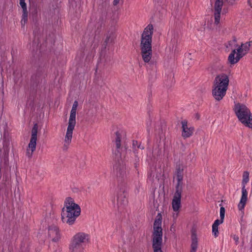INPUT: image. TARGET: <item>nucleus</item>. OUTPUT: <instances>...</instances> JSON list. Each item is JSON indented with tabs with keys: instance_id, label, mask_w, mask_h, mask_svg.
I'll list each match as a JSON object with an SVG mask.
<instances>
[{
	"instance_id": "f257e3e1",
	"label": "nucleus",
	"mask_w": 252,
	"mask_h": 252,
	"mask_svg": "<svg viewBox=\"0 0 252 252\" xmlns=\"http://www.w3.org/2000/svg\"><path fill=\"white\" fill-rule=\"evenodd\" d=\"M153 26L149 24L144 29L142 35L140 42L141 54L145 63H151L152 56V39L153 33Z\"/></svg>"
},
{
	"instance_id": "f03ea898",
	"label": "nucleus",
	"mask_w": 252,
	"mask_h": 252,
	"mask_svg": "<svg viewBox=\"0 0 252 252\" xmlns=\"http://www.w3.org/2000/svg\"><path fill=\"white\" fill-rule=\"evenodd\" d=\"M80 214L81 208L79 205L76 204L72 198H67L61 214L63 221L68 225H72Z\"/></svg>"
},
{
	"instance_id": "7ed1b4c3",
	"label": "nucleus",
	"mask_w": 252,
	"mask_h": 252,
	"mask_svg": "<svg viewBox=\"0 0 252 252\" xmlns=\"http://www.w3.org/2000/svg\"><path fill=\"white\" fill-rule=\"evenodd\" d=\"M229 79L225 73H220L215 77L213 86L212 94L215 99L220 101L225 96L228 89Z\"/></svg>"
},
{
	"instance_id": "20e7f679",
	"label": "nucleus",
	"mask_w": 252,
	"mask_h": 252,
	"mask_svg": "<svg viewBox=\"0 0 252 252\" xmlns=\"http://www.w3.org/2000/svg\"><path fill=\"white\" fill-rule=\"evenodd\" d=\"M161 222V216L158 214L154 221L153 225V232L152 234V248L153 249V252H163L161 250L162 244Z\"/></svg>"
},
{
	"instance_id": "39448f33",
	"label": "nucleus",
	"mask_w": 252,
	"mask_h": 252,
	"mask_svg": "<svg viewBox=\"0 0 252 252\" xmlns=\"http://www.w3.org/2000/svg\"><path fill=\"white\" fill-rule=\"evenodd\" d=\"M90 240L89 235L84 232H78L72 237L69 247L70 252H83Z\"/></svg>"
},
{
	"instance_id": "423d86ee",
	"label": "nucleus",
	"mask_w": 252,
	"mask_h": 252,
	"mask_svg": "<svg viewBox=\"0 0 252 252\" xmlns=\"http://www.w3.org/2000/svg\"><path fill=\"white\" fill-rule=\"evenodd\" d=\"M233 109L238 120L245 126L252 128V115L249 108L238 103L235 104Z\"/></svg>"
},
{
	"instance_id": "0eeeda50",
	"label": "nucleus",
	"mask_w": 252,
	"mask_h": 252,
	"mask_svg": "<svg viewBox=\"0 0 252 252\" xmlns=\"http://www.w3.org/2000/svg\"><path fill=\"white\" fill-rule=\"evenodd\" d=\"M78 105V101L75 100L73 104L70 111L68 125L64 139V147H66V149L67 148V146L71 143L72 138L73 130L76 125V113Z\"/></svg>"
},
{
	"instance_id": "6e6552de",
	"label": "nucleus",
	"mask_w": 252,
	"mask_h": 252,
	"mask_svg": "<svg viewBox=\"0 0 252 252\" xmlns=\"http://www.w3.org/2000/svg\"><path fill=\"white\" fill-rule=\"evenodd\" d=\"M250 49V45L249 41L245 43H242L241 46L237 49V54L235 58V55L236 53V49H234L232 51L228 58L229 62L232 64L237 63L240 59L248 53Z\"/></svg>"
},
{
	"instance_id": "1a4fd4ad",
	"label": "nucleus",
	"mask_w": 252,
	"mask_h": 252,
	"mask_svg": "<svg viewBox=\"0 0 252 252\" xmlns=\"http://www.w3.org/2000/svg\"><path fill=\"white\" fill-rule=\"evenodd\" d=\"M113 172L119 181H124L126 177V167L124 161L121 158V155L120 156L116 155Z\"/></svg>"
},
{
	"instance_id": "9d476101",
	"label": "nucleus",
	"mask_w": 252,
	"mask_h": 252,
	"mask_svg": "<svg viewBox=\"0 0 252 252\" xmlns=\"http://www.w3.org/2000/svg\"><path fill=\"white\" fill-rule=\"evenodd\" d=\"M38 127V125L36 123L34 124L32 129L31 138L28 145V149L27 150V156L29 158L32 157L33 152L36 149Z\"/></svg>"
},
{
	"instance_id": "9b49d317",
	"label": "nucleus",
	"mask_w": 252,
	"mask_h": 252,
	"mask_svg": "<svg viewBox=\"0 0 252 252\" xmlns=\"http://www.w3.org/2000/svg\"><path fill=\"white\" fill-rule=\"evenodd\" d=\"M127 204V200L126 197L125 190L123 189H121L117 196V205L118 211L120 213L124 212Z\"/></svg>"
},
{
	"instance_id": "f8f14e48",
	"label": "nucleus",
	"mask_w": 252,
	"mask_h": 252,
	"mask_svg": "<svg viewBox=\"0 0 252 252\" xmlns=\"http://www.w3.org/2000/svg\"><path fill=\"white\" fill-rule=\"evenodd\" d=\"M182 192V188L176 187V191L172 202L173 209L175 212L178 211L181 207Z\"/></svg>"
},
{
	"instance_id": "ddd939ff",
	"label": "nucleus",
	"mask_w": 252,
	"mask_h": 252,
	"mask_svg": "<svg viewBox=\"0 0 252 252\" xmlns=\"http://www.w3.org/2000/svg\"><path fill=\"white\" fill-rule=\"evenodd\" d=\"M182 124V136L186 139L191 136L194 131V128L192 126L189 127L188 126V121L184 120L181 122Z\"/></svg>"
},
{
	"instance_id": "4468645a",
	"label": "nucleus",
	"mask_w": 252,
	"mask_h": 252,
	"mask_svg": "<svg viewBox=\"0 0 252 252\" xmlns=\"http://www.w3.org/2000/svg\"><path fill=\"white\" fill-rule=\"evenodd\" d=\"M48 237L51 239L54 242H58L60 238L61 235L59 228L55 225H52L48 228Z\"/></svg>"
},
{
	"instance_id": "2eb2a0df",
	"label": "nucleus",
	"mask_w": 252,
	"mask_h": 252,
	"mask_svg": "<svg viewBox=\"0 0 252 252\" xmlns=\"http://www.w3.org/2000/svg\"><path fill=\"white\" fill-rule=\"evenodd\" d=\"M223 5V0H216L215 3V24L218 25L220 23V12Z\"/></svg>"
},
{
	"instance_id": "dca6fc26",
	"label": "nucleus",
	"mask_w": 252,
	"mask_h": 252,
	"mask_svg": "<svg viewBox=\"0 0 252 252\" xmlns=\"http://www.w3.org/2000/svg\"><path fill=\"white\" fill-rule=\"evenodd\" d=\"M115 143L116 145V151H115V155H118L119 156L121 155L120 149L121 147V140L122 137L124 135L125 132L122 130H117L115 133Z\"/></svg>"
},
{
	"instance_id": "f3484780",
	"label": "nucleus",
	"mask_w": 252,
	"mask_h": 252,
	"mask_svg": "<svg viewBox=\"0 0 252 252\" xmlns=\"http://www.w3.org/2000/svg\"><path fill=\"white\" fill-rule=\"evenodd\" d=\"M242 197L238 205V207L239 210H242L244 209L247 200L248 192L245 188V185H244L242 189Z\"/></svg>"
},
{
	"instance_id": "a211bd4d",
	"label": "nucleus",
	"mask_w": 252,
	"mask_h": 252,
	"mask_svg": "<svg viewBox=\"0 0 252 252\" xmlns=\"http://www.w3.org/2000/svg\"><path fill=\"white\" fill-rule=\"evenodd\" d=\"M183 168L182 166L179 165L176 171V174L177 176V184L176 187L182 188V180H183Z\"/></svg>"
},
{
	"instance_id": "6ab92c4d",
	"label": "nucleus",
	"mask_w": 252,
	"mask_h": 252,
	"mask_svg": "<svg viewBox=\"0 0 252 252\" xmlns=\"http://www.w3.org/2000/svg\"><path fill=\"white\" fill-rule=\"evenodd\" d=\"M43 76L41 73L37 72L32 76L31 82L33 86H37L38 84L42 83Z\"/></svg>"
},
{
	"instance_id": "aec40b11",
	"label": "nucleus",
	"mask_w": 252,
	"mask_h": 252,
	"mask_svg": "<svg viewBox=\"0 0 252 252\" xmlns=\"http://www.w3.org/2000/svg\"><path fill=\"white\" fill-rule=\"evenodd\" d=\"M198 246L197 235L194 232L191 233V244L190 252H196Z\"/></svg>"
},
{
	"instance_id": "412c9836",
	"label": "nucleus",
	"mask_w": 252,
	"mask_h": 252,
	"mask_svg": "<svg viewBox=\"0 0 252 252\" xmlns=\"http://www.w3.org/2000/svg\"><path fill=\"white\" fill-rule=\"evenodd\" d=\"M115 38V36L114 33H110L107 34L105 40L104 41V43L103 46H104L105 48L108 44L112 43Z\"/></svg>"
},
{
	"instance_id": "4be33fe9",
	"label": "nucleus",
	"mask_w": 252,
	"mask_h": 252,
	"mask_svg": "<svg viewBox=\"0 0 252 252\" xmlns=\"http://www.w3.org/2000/svg\"><path fill=\"white\" fill-rule=\"evenodd\" d=\"M28 15V12L27 10L23 11L22 19L21 21V25L22 26H24L25 24L27 22Z\"/></svg>"
},
{
	"instance_id": "5701e85b",
	"label": "nucleus",
	"mask_w": 252,
	"mask_h": 252,
	"mask_svg": "<svg viewBox=\"0 0 252 252\" xmlns=\"http://www.w3.org/2000/svg\"><path fill=\"white\" fill-rule=\"evenodd\" d=\"M133 162L135 168L136 169L137 171H138L137 168L139 165L140 159L138 157L137 154H134V158L133 160ZM137 173H139L138 171H137Z\"/></svg>"
},
{
	"instance_id": "b1692460",
	"label": "nucleus",
	"mask_w": 252,
	"mask_h": 252,
	"mask_svg": "<svg viewBox=\"0 0 252 252\" xmlns=\"http://www.w3.org/2000/svg\"><path fill=\"white\" fill-rule=\"evenodd\" d=\"M249 181V173L248 171H245L243 175L242 183L243 184H247Z\"/></svg>"
},
{
	"instance_id": "393cba45",
	"label": "nucleus",
	"mask_w": 252,
	"mask_h": 252,
	"mask_svg": "<svg viewBox=\"0 0 252 252\" xmlns=\"http://www.w3.org/2000/svg\"><path fill=\"white\" fill-rule=\"evenodd\" d=\"M171 43L172 44V50H173L174 49L175 51L177 49L178 44L177 39L175 37H174V38L171 39Z\"/></svg>"
},
{
	"instance_id": "a878e982",
	"label": "nucleus",
	"mask_w": 252,
	"mask_h": 252,
	"mask_svg": "<svg viewBox=\"0 0 252 252\" xmlns=\"http://www.w3.org/2000/svg\"><path fill=\"white\" fill-rule=\"evenodd\" d=\"M138 144H139V143L137 141H135V140L133 141L132 148H133V153L134 154L138 153V152H137V147Z\"/></svg>"
},
{
	"instance_id": "bb28decb",
	"label": "nucleus",
	"mask_w": 252,
	"mask_h": 252,
	"mask_svg": "<svg viewBox=\"0 0 252 252\" xmlns=\"http://www.w3.org/2000/svg\"><path fill=\"white\" fill-rule=\"evenodd\" d=\"M212 232L215 237H217L219 234L218 226L216 225L213 224L212 225Z\"/></svg>"
},
{
	"instance_id": "cd10ccee",
	"label": "nucleus",
	"mask_w": 252,
	"mask_h": 252,
	"mask_svg": "<svg viewBox=\"0 0 252 252\" xmlns=\"http://www.w3.org/2000/svg\"><path fill=\"white\" fill-rule=\"evenodd\" d=\"M20 4L22 8L23 11L27 10L25 0H20Z\"/></svg>"
},
{
	"instance_id": "c85d7f7f",
	"label": "nucleus",
	"mask_w": 252,
	"mask_h": 252,
	"mask_svg": "<svg viewBox=\"0 0 252 252\" xmlns=\"http://www.w3.org/2000/svg\"><path fill=\"white\" fill-rule=\"evenodd\" d=\"M225 209L224 207H220V217L221 220H223L224 218Z\"/></svg>"
},
{
	"instance_id": "c756f323",
	"label": "nucleus",
	"mask_w": 252,
	"mask_h": 252,
	"mask_svg": "<svg viewBox=\"0 0 252 252\" xmlns=\"http://www.w3.org/2000/svg\"><path fill=\"white\" fill-rule=\"evenodd\" d=\"M236 42H237L236 38L235 36H233V40L229 41L228 44L229 45V46H231L233 44V43L236 44ZM238 46L237 44H235V46Z\"/></svg>"
},
{
	"instance_id": "7c9ffc66",
	"label": "nucleus",
	"mask_w": 252,
	"mask_h": 252,
	"mask_svg": "<svg viewBox=\"0 0 252 252\" xmlns=\"http://www.w3.org/2000/svg\"><path fill=\"white\" fill-rule=\"evenodd\" d=\"M223 220H221V219H220V220L218 219L215 221L213 224L216 225L217 226H218L220 224H221L223 222Z\"/></svg>"
},
{
	"instance_id": "2f4dec72",
	"label": "nucleus",
	"mask_w": 252,
	"mask_h": 252,
	"mask_svg": "<svg viewBox=\"0 0 252 252\" xmlns=\"http://www.w3.org/2000/svg\"><path fill=\"white\" fill-rule=\"evenodd\" d=\"M224 1L231 5L235 4L237 2L236 0H224Z\"/></svg>"
},
{
	"instance_id": "473e14b6",
	"label": "nucleus",
	"mask_w": 252,
	"mask_h": 252,
	"mask_svg": "<svg viewBox=\"0 0 252 252\" xmlns=\"http://www.w3.org/2000/svg\"><path fill=\"white\" fill-rule=\"evenodd\" d=\"M233 240L235 241L236 245H238L239 243V237L236 235H233L232 236Z\"/></svg>"
},
{
	"instance_id": "72a5a7b5",
	"label": "nucleus",
	"mask_w": 252,
	"mask_h": 252,
	"mask_svg": "<svg viewBox=\"0 0 252 252\" xmlns=\"http://www.w3.org/2000/svg\"><path fill=\"white\" fill-rule=\"evenodd\" d=\"M144 149V146H142V145H141V144H140V143H139V144H138V146H137V151H138L139 149H141V150H143Z\"/></svg>"
},
{
	"instance_id": "f704fd0d",
	"label": "nucleus",
	"mask_w": 252,
	"mask_h": 252,
	"mask_svg": "<svg viewBox=\"0 0 252 252\" xmlns=\"http://www.w3.org/2000/svg\"><path fill=\"white\" fill-rule=\"evenodd\" d=\"M120 0H113V5H117L119 3Z\"/></svg>"
},
{
	"instance_id": "c9c22d12",
	"label": "nucleus",
	"mask_w": 252,
	"mask_h": 252,
	"mask_svg": "<svg viewBox=\"0 0 252 252\" xmlns=\"http://www.w3.org/2000/svg\"><path fill=\"white\" fill-rule=\"evenodd\" d=\"M247 3L248 4V5L251 7L252 8V2H251V1L250 0H248L247 1Z\"/></svg>"
},
{
	"instance_id": "e433bc0d",
	"label": "nucleus",
	"mask_w": 252,
	"mask_h": 252,
	"mask_svg": "<svg viewBox=\"0 0 252 252\" xmlns=\"http://www.w3.org/2000/svg\"><path fill=\"white\" fill-rule=\"evenodd\" d=\"M250 45V49L252 52V41H249Z\"/></svg>"
},
{
	"instance_id": "4c0bfd02",
	"label": "nucleus",
	"mask_w": 252,
	"mask_h": 252,
	"mask_svg": "<svg viewBox=\"0 0 252 252\" xmlns=\"http://www.w3.org/2000/svg\"><path fill=\"white\" fill-rule=\"evenodd\" d=\"M170 77H172V78H173V74L170 73Z\"/></svg>"
},
{
	"instance_id": "58836bf2",
	"label": "nucleus",
	"mask_w": 252,
	"mask_h": 252,
	"mask_svg": "<svg viewBox=\"0 0 252 252\" xmlns=\"http://www.w3.org/2000/svg\"><path fill=\"white\" fill-rule=\"evenodd\" d=\"M236 0V1H238L239 0Z\"/></svg>"
}]
</instances>
